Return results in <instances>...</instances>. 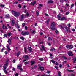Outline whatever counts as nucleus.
Instances as JSON below:
<instances>
[{
    "mask_svg": "<svg viewBox=\"0 0 76 76\" xmlns=\"http://www.w3.org/2000/svg\"><path fill=\"white\" fill-rule=\"evenodd\" d=\"M29 13H27L25 15L24 14H22L19 17V20L21 22L23 21V18H26V17H28V16H29Z\"/></svg>",
    "mask_w": 76,
    "mask_h": 76,
    "instance_id": "1",
    "label": "nucleus"
},
{
    "mask_svg": "<svg viewBox=\"0 0 76 76\" xmlns=\"http://www.w3.org/2000/svg\"><path fill=\"white\" fill-rule=\"evenodd\" d=\"M56 23L54 22H52L50 26V28L53 31H56L57 30V28L55 26Z\"/></svg>",
    "mask_w": 76,
    "mask_h": 76,
    "instance_id": "2",
    "label": "nucleus"
},
{
    "mask_svg": "<svg viewBox=\"0 0 76 76\" xmlns=\"http://www.w3.org/2000/svg\"><path fill=\"white\" fill-rule=\"evenodd\" d=\"M11 12L12 15H14L16 17H18V16H19L20 15V13L18 12L12 10L11 11Z\"/></svg>",
    "mask_w": 76,
    "mask_h": 76,
    "instance_id": "3",
    "label": "nucleus"
},
{
    "mask_svg": "<svg viewBox=\"0 0 76 76\" xmlns=\"http://www.w3.org/2000/svg\"><path fill=\"white\" fill-rule=\"evenodd\" d=\"M23 57H24V58L26 59V60H23V62H25V61H26L27 60H28L29 58V56L28 55H24Z\"/></svg>",
    "mask_w": 76,
    "mask_h": 76,
    "instance_id": "4",
    "label": "nucleus"
},
{
    "mask_svg": "<svg viewBox=\"0 0 76 76\" xmlns=\"http://www.w3.org/2000/svg\"><path fill=\"white\" fill-rule=\"evenodd\" d=\"M67 19L65 17H60L58 18V20H66Z\"/></svg>",
    "mask_w": 76,
    "mask_h": 76,
    "instance_id": "5",
    "label": "nucleus"
},
{
    "mask_svg": "<svg viewBox=\"0 0 76 76\" xmlns=\"http://www.w3.org/2000/svg\"><path fill=\"white\" fill-rule=\"evenodd\" d=\"M73 46L72 45H67L66 46V48H69V49H72V48H73Z\"/></svg>",
    "mask_w": 76,
    "mask_h": 76,
    "instance_id": "6",
    "label": "nucleus"
},
{
    "mask_svg": "<svg viewBox=\"0 0 76 76\" xmlns=\"http://www.w3.org/2000/svg\"><path fill=\"white\" fill-rule=\"evenodd\" d=\"M36 1H33L32 2L30 3V4H31V5H32V6H34V5H35V4H36Z\"/></svg>",
    "mask_w": 76,
    "mask_h": 76,
    "instance_id": "7",
    "label": "nucleus"
},
{
    "mask_svg": "<svg viewBox=\"0 0 76 76\" xmlns=\"http://www.w3.org/2000/svg\"><path fill=\"white\" fill-rule=\"evenodd\" d=\"M68 54L69 56H73V54L72 52L70 51H69L68 52Z\"/></svg>",
    "mask_w": 76,
    "mask_h": 76,
    "instance_id": "8",
    "label": "nucleus"
},
{
    "mask_svg": "<svg viewBox=\"0 0 76 76\" xmlns=\"http://www.w3.org/2000/svg\"><path fill=\"white\" fill-rule=\"evenodd\" d=\"M22 67V64H20L17 65V68L18 69H20V67Z\"/></svg>",
    "mask_w": 76,
    "mask_h": 76,
    "instance_id": "9",
    "label": "nucleus"
},
{
    "mask_svg": "<svg viewBox=\"0 0 76 76\" xmlns=\"http://www.w3.org/2000/svg\"><path fill=\"white\" fill-rule=\"evenodd\" d=\"M50 20L48 19L47 20H46L45 22L47 24V25H48V24H49V22H50Z\"/></svg>",
    "mask_w": 76,
    "mask_h": 76,
    "instance_id": "10",
    "label": "nucleus"
},
{
    "mask_svg": "<svg viewBox=\"0 0 76 76\" xmlns=\"http://www.w3.org/2000/svg\"><path fill=\"white\" fill-rule=\"evenodd\" d=\"M39 69L40 70H44V67H41V66H40L39 68Z\"/></svg>",
    "mask_w": 76,
    "mask_h": 76,
    "instance_id": "11",
    "label": "nucleus"
},
{
    "mask_svg": "<svg viewBox=\"0 0 76 76\" xmlns=\"http://www.w3.org/2000/svg\"><path fill=\"white\" fill-rule=\"evenodd\" d=\"M41 47L42 48L43 50H44V51H45V52H46V50L45 49V47H44V46L43 45H42L41 46Z\"/></svg>",
    "mask_w": 76,
    "mask_h": 76,
    "instance_id": "12",
    "label": "nucleus"
},
{
    "mask_svg": "<svg viewBox=\"0 0 76 76\" xmlns=\"http://www.w3.org/2000/svg\"><path fill=\"white\" fill-rule=\"evenodd\" d=\"M70 28H68V29L66 30V32H69V33H70L71 32V31L70 30Z\"/></svg>",
    "mask_w": 76,
    "mask_h": 76,
    "instance_id": "13",
    "label": "nucleus"
},
{
    "mask_svg": "<svg viewBox=\"0 0 76 76\" xmlns=\"http://www.w3.org/2000/svg\"><path fill=\"white\" fill-rule=\"evenodd\" d=\"M2 28L3 29H7V27H6V26H4V25L3 24L2 26Z\"/></svg>",
    "mask_w": 76,
    "mask_h": 76,
    "instance_id": "14",
    "label": "nucleus"
},
{
    "mask_svg": "<svg viewBox=\"0 0 76 76\" xmlns=\"http://www.w3.org/2000/svg\"><path fill=\"white\" fill-rule=\"evenodd\" d=\"M53 1L52 0H49L48 1V3H53Z\"/></svg>",
    "mask_w": 76,
    "mask_h": 76,
    "instance_id": "15",
    "label": "nucleus"
},
{
    "mask_svg": "<svg viewBox=\"0 0 76 76\" xmlns=\"http://www.w3.org/2000/svg\"><path fill=\"white\" fill-rule=\"evenodd\" d=\"M28 50L29 51H30V52L32 51V48L30 47H29L28 48Z\"/></svg>",
    "mask_w": 76,
    "mask_h": 76,
    "instance_id": "16",
    "label": "nucleus"
},
{
    "mask_svg": "<svg viewBox=\"0 0 76 76\" xmlns=\"http://www.w3.org/2000/svg\"><path fill=\"white\" fill-rule=\"evenodd\" d=\"M12 35V33H8L7 34V35L8 37H10Z\"/></svg>",
    "mask_w": 76,
    "mask_h": 76,
    "instance_id": "17",
    "label": "nucleus"
},
{
    "mask_svg": "<svg viewBox=\"0 0 76 76\" xmlns=\"http://www.w3.org/2000/svg\"><path fill=\"white\" fill-rule=\"evenodd\" d=\"M11 22L12 25H15V21H14L13 20H12Z\"/></svg>",
    "mask_w": 76,
    "mask_h": 76,
    "instance_id": "18",
    "label": "nucleus"
},
{
    "mask_svg": "<svg viewBox=\"0 0 76 76\" xmlns=\"http://www.w3.org/2000/svg\"><path fill=\"white\" fill-rule=\"evenodd\" d=\"M7 48L8 50V52H9V51H10V48H9V46L8 45L7 46Z\"/></svg>",
    "mask_w": 76,
    "mask_h": 76,
    "instance_id": "19",
    "label": "nucleus"
},
{
    "mask_svg": "<svg viewBox=\"0 0 76 76\" xmlns=\"http://www.w3.org/2000/svg\"><path fill=\"white\" fill-rule=\"evenodd\" d=\"M31 65H33V64H34L35 63V61H32L31 62Z\"/></svg>",
    "mask_w": 76,
    "mask_h": 76,
    "instance_id": "20",
    "label": "nucleus"
},
{
    "mask_svg": "<svg viewBox=\"0 0 76 76\" xmlns=\"http://www.w3.org/2000/svg\"><path fill=\"white\" fill-rule=\"evenodd\" d=\"M56 50V49L54 48H52L50 49L51 51H55Z\"/></svg>",
    "mask_w": 76,
    "mask_h": 76,
    "instance_id": "21",
    "label": "nucleus"
},
{
    "mask_svg": "<svg viewBox=\"0 0 76 76\" xmlns=\"http://www.w3.org/2000/svg\"><path fill=\"white\" fill-rule=\"evenodd\" d=\"M26 50H27V48H26L25 47L24 48V51H25L26 53H27V52L26 51Z\"/></svg>",
    "mask_w": 76,
    "mask_h": 76,
    "instance_id": "22",
    "label": "nucleus"
},
{
    "mask_svg": "<svg viewBox=\"0 0 76 76\" xmlns=\"http://www.w3.org/2000/svg\"><path fill=\"white\" fill-rule=\"evenodd\" d=\"M18 23L17 22L15 23V25H16V26L17 28H19L20 27H19V26L18 25H16V24H17Z\"/></svg>",
    "mask_w": 76,
    "mask_h": 76,
    "instance_id": "23",
    "label": "nucleus"
},
{
    "mask_svg": "<svg viewBox=\"0 0 76 76\" xmlns=\"http://www.w3.org/2000/svg\"><path fill=\"white\" fill-rule=\"evenodd\" d=\"M62 73L60 71H58V75H61Z\"/></svg>",
    "mask_w": 76,
    "mask_h": 76,
    "instance_id": "24",
    "label": "nucleus"
},
{
    "mask_svg": "<svg viewBox=\"0 0 76 76\" xmlns=\"http://www.w3.org/2000/svg\"><path fill=\"white\" fill-rule=\"evenodd\" d=\"M6 18H9V14H8L5 15Z\"/></svg>",
    "mask_w": 76,
    "mask_h": 76,
    "instance_id": "25",
    "label": "nucleus"
},
{
    "mask_svg": "<svg viewBox=\"0 0 76 76\" xmlns=\"http://www.w3.org/2000/svg\"><path fill=\"white\" fill-rule=\"evenodd\" d=\"M36 14H37V15L38 16H39V11H36Z\"/></svg>",
    "mask_w": 76,
    "mask_h": 76,
    "instance_id": "26",
    "label": "nucleus"
},
{
    "mask_svg": "<svg viewBox=\"0 0 76 76\" xmlns=\"http://www.w3.org/2000/svg\"><path fill=\"white\" fill-rule=\"evenodd\" d=\"M50 40H51V41H52V39L50 37H49L48 38V41H50Z\"/></svg>",
    "mask_w": 76,
    "mask_h": 76,
    "instance_id": "27",
    "label": "nucleus"
},
{
    "mask_svg": "<svg viewBox=\"0 0 76 76\" xmlns=\"http://www.w3.org/2000/svg\"><path fill=\"white\" fill-rule=\"evenodd\" d=\"M61 15L60 14H58V15H57V18H59L61 17Z\"/></svg>",
    "mask_w": 76,
    "mask_h": 76,
    "instance_id": "28",
    "label": "nucleus"
},
{
    "mask_svg": "<svg viewBox=\"0 0 76 76\" xmlns=\"http://www.w3.org/2000/svg\"><path fill=\"white\" fill-rule=\"evenodd\" d=\"M4 6H5V5H4L1 4V8H2V9H3V8L4 7Z\"/></svg>",
    "mask_w": 76,
    "mask_h": 76,
    "instance_id": "29",
    "label": "nucleus"
},
{
    "mask_svg": "<svg viewBox=\"0 0 76 76\" xmlns=\"http://www.w3.org/2000/svg\"><path fill=\"white\" fill-rule=\"evenodd\" d=\"M62 57H63V58L64 60H67V58H66V57H65V56H63Z\"/></svg>",
    "mask_w": 76,
    "mask_h": 76,
    "instance_id": "30",
    "label": "nucleus"
},
{
    "mask_svg": "<svg viewBox=\"0 0 76 76\" xmlns=\"http://www.w3.org/2000/svg\"><path fill=\"white\" fill-rule=\"evenodd\" d=\"M20 52H19L17 53V56H19L20 55Z\"/></svg>",
    "mask_w": 76,
    "mask_h": 76,
    "instance_id": "31",
    "label": "nucleus"
},
{
    "mask_svg": "<svg viewBox=\"0 0 76 76\" xmlns=\"http://www.w3.org/2000/svg\"><path fill=\"white\" fill-rule=\"evenodd\" d=\"M25 34L27 35H29V33L28 31L26 32H25Z\"/></svg>",
    "mask_w": 76,
    "mask_h": 76,
    "instance_id": "32",
    "label": "nucleus"
},
{
    "mask_svg": "<svg viewBox=\"0 0 76 76\" xmlns=\"http://www.w3.org/2000/svg\"><path fill=\"white\" fill-rule=\"evenodd\" d=\"M8 63L6 62V63L4 65L5 66H7H7H8Z\"/></svg>",
    "mask_w": 76,
    "mask_h": 76,
    "instance_id": "33",
    "label": "nucleus"
},
{
    "mask_svg": "<svg viewBox=\"0 0 76 76\" xmlns=\"http://www.w3.org/2000/svg\"><path fill=\"white\" fill-rule=\"evenodd\" d=\"M4 72L6 74V75H7V71H6V70H4Z\"/></svg>",
    "mask_w": 76,
    "mask_h": 76,
    "instance_id": "34",
    "label": "nucleus"
},
{
    "mask_svg": "<svg viewBox=\"0 0 76 76\" xmlns=\"http://www.w3.org/2000/svg\"><path fill=\"white\" fill-rule=\"evenodd\" d=\"M8 42L9 43L10 45L11 44V40H10V39L9 40H8Z\"/></svg>",
    "mask_w": 76,
    "mask_h": 76,
    "instance_id": "35",
    "label": "nucleus"
},
{
    "mask_svg": "<svg viewBox=\"0 0 76 76\" xmlns=\"http://www.w3.org/2000/svg\"><path fill=\"white\" fill-rule=\"evenodd\" d=\"M73 6H74V4H72L71 7V9L73 8Z\"/></svg>",
    "mask_w": 76,
    "mask_h": 76,
    "instance_id": "36",
    "label": "nucleus"
},
{
    "mask_svg": "<svg viewBox=\"0 0 76 76\" xmlns=\"http://www.w3.org/2000/svg\"><path fill=\"white\" fill-rule=\"evenodd\" d=\"M3 67L4 68V70H6V69H7V67H6V66H4Z\"/></svg>",
    "mask_w": 76,
    "mask_h": 76,
    "instance_id": "37",
    "label": "nucleus"
},
{
    "mask_svg": "<svg viewBox=\"0 0 76 76\" xmlns=\"http://www.w3.org/2000/svg\"><path fill=\"white\" fill-rule=\"evenodd\" d=\"M25 33V32H24L21 33V34L23 35H26Z\"/></svg>",
    "mask_w": 76,
    "mask_h": 76,
    "instance_id": "38",
    "label": "nucleus"
},
{
    "mask_svg": "<svg viewBox=\"0 0 76 76\" xmlns=\"http://www.w3.org/2000/svg\"><path fill=\"white\" fill-rule=\"evenodd\" d=\"M31 33H32V34H35V30H34L33 31H32V32H31Z\"/></svg>",
    "mask_w": 76,
    "mask_h": 76,
    "instance_id": "39",
    "label": "nucleus"
},
{
    "mask_svg": "<svg viewBox=\"0 0 76 76\" xmlns=\"http://www.w3.org/2000/svg\"><path fill=\"white\" fill-rule=\"evenodd\" d=\"M51 61L53 63V64H54V63H55V61L53 60H51Z\"/></svg>",
    "mask_w": 76,
    "mask_h": 76,
    "instance_id": "40",
    "label": "nucleus"
},
{
    "mask_svg": "<svg viewBox=\"0 0 76 76\" xmlns=\"http://www.w3.org/2000/svg\"><path fill=\"white\" fill-rule=\"evenodd\" d=\"M72 31H73L74 32H75L76 31V30L74 28H72Z\"/></svg>",
    "mask_w": 76,
    "mask_h": 76,
    "instance_id": "41",
    "label": "nucleus"
},
{
    "mask_svg": "<svg viewBox=\"0 0 76 76\" xmlns=\"http://www.w3.org/2000/svg\"><path fill=\"white\" fill-rule=\"evenodd\" d=\"M43 59L42 58H40L39 59V60H40V61H43Z\"/></svg>",
    "mask_w": 76,
    "mask_h": 76,
    "instance_id": "42",
    "label": "nucleus"
},
{
    "mask_svg": "<svg viewBox=\"0 0 76 76\" xmlns=\"http://www.w3.org/2000/svg\"><path fill=\"white\" fill-rule=\"evenodd\" d=\"M20 38L22 39V40H25V38L23 37H20Z\"/></svg>",
    "mask_w": 76,
    "mask_h": 76,
    "instance_id": "43",
    "label": "nucleus"
},
{
    "mask_svg": "<svg viewBox=\"0 0 76 76\" xmlns=\"http://www.w3.org/2000/svg\"><path fill=\"white\" fill-rule=\"evenodd\" d=\"M69 12H66L65 14L66 15H69Z\"/></svg>",
    "mask_w": 76,
    "mask_h": 76,
    "instance_id": "44",
    "label": "nucleus"
},
{
    "mask_svg": "<svg viewBox=\"0 0 76 76\" xmlns=\"http://www.w3.org/2000/svg\"><path fill=\"white\" fill-rule=\"evenodd\" d=\"M18 7H19L20 9H21V5H20L19 4L18 5Z\"/></svg>",
    "mask_w": 76,
    "mask_h": 76,
    "instance_id": "45",
    "label": "nucleus"
},
{
    "mask_svg": "<svg viewBox=\"0 0 76 76\" xmlns=\"http://www.w3.org/2000/svg\"><path fill=\"white\" fill-rule=\"evenodd\" d=\"M47 73L49 74L51 73V72L50 71H47L46 72Z\"/></svg>",
    "mask_w": 76,
    "mask_h": 76,
    "instance_id": "46",
    "label": "nucleus"
},
{
    "mask_svg": "<svg viewBox=\"0 0 76 76\" xmlns=\"http://www.w3.org/2000/svg\"><path fill=\"white\" fill-rule=\"evenodd\" d=\"M15 76H18V75H19V74L18 73H17L16 74H15Z\"/></svg>",
    "mask_w": 76,
    "mask_h": 76,
    "instance_id": "47",
    "label": "nucleus"
},
{
    "mask_svg": "<svg viewBox=\"0 0 76 76\" xmlns=\"http://www.w3.org/2000/svg\"><path fill=\"white\" fill-rule=\"evenodd\" d=\"M39 6L40 7L41 6V7H42V4H39Z\"/></svg>",
    "mask_w": 76,
    "mask_h": 76,
    "instance_id": "48",
    "label": "nucleus"
},
{
    "mask_svg": "<svg viewBox=\"0 0 76 76\" xmlns=\"http://www.w3.org/2000/svg\"><path fill=\"white\" fill-rule=\"evenodd\" d=\"M25 30H27V29H28V26H25Z\"/></svg>",
    "mask_w": 76,
    "mask_h": 76,
    "instance_id": "49",
    "label": "nucleus"
},
{
    "mask_svg": "<svg viewBox=\"0 0 76 76\" xmlns=\"http://www.w3.org/2000/svg\"><path fill=\"white\" fill-rule=\"evenodd\" d=\"M29 63V62H26L25 64H28Z\"/></svg>",
    "mask_w": 76,
    "mask_h": 76,
    "instance_id": "50",
    "label": "nucleus"
},
{
    "mask_svg": "<svg viewBox=\"0 0 76 76\" xmlns=\"http://www.w3.org/2000/svg\"><path fill=\"white\" fill-rule=\"evenodd\" d=\"M55 33H56V34H58V31L56 30L55 31Z\"/></svg>",
    "mask_w": 76,
    "mask_h": 76,
    "instance_id": "51",
    "label": "nucleus"
},
{
    "mask_svg": "<svg viewBox=\"0 0 76 76\" xmlns=\"http://www.w3.org/2000/svg\"><path fill=\"white\" fill-rule=\"evenodd\" d=\"M68 26L69 27H71V26L70 25V24H68Z\"/></svg>",
    "mask_w": 76,
    "mask_h": 76,
    "instance_id": "52",
    "label": "nucleus"
},
{
    "mask_svg": "<svg viewBox=\"0 0 76 76\" xmlns=\"http://www.w3.org/2000/svg\"><path fill=\"white\" fill-rule=\"evenodd\" d=\"M9 59H7V60L6 61V63H8V62L9 61Z\"/></svg>",
    "mask_w": 76,
    "mask_h": 76,
    "instance_id": "53",
    "label": "nucleus"
},
{
    "mask_svg": "<svg viewBox=\"0 0 76 76\" xmlns=\"http://www.w3.org/2000/svg\"><path fill=\"white\" fill-rule=\"evenodd\" d=\"M65 29H66V30L67 29V26H65Z\"/></svg>",
    "mask_w": 76,
    "mask_h": 76,
    "instance_id": "54",
    "label": "nucleus"
},
{
    "mask_svg": "<svg viewBox=\"0 0 76 76\" xmlns=\"http://www.w3.org/2000/svg\"><path fill=\"white\" fill-rule=\"evenodd\" d=\"M55 68H56V69H58V67L55 66Z\"/></svg>",
    "mask_w": 76,
    "mask_h": 76,
    "instance_id": "55",
    "label": "nucleus"
},
{
    "mask_svg": "<svg viewBox=\"0 0 76 76\" xmlns=\"http://www.w3.org/2000/svg\"><path fill=\"white\" fill-rule=\"evenodd\" d=\"M4 37H7V35L6 34H4Z\"/></svg>",
    "mask_w": 76,
    "mask_h": 76,
    "instance_id": "56",
    "label": "nucleus"
},
{
    "mask_svg": "<svg viewBox=\"0 0 76 76\" xmlns=\"http://www.w3.org/2000/svg\"><path fill=\"white\" fill-rule=\"evenodd\" d=\"M45 15L46 16H49V15H48L47 14V13H45Z\"/></svg>",
    "mask_w": 76,
    "mask_h": 76,
    "instance_id": "57",
    "label": "nucleus"
},
{
    "mask_svg": "<svg viewBox=\"0 0 76 76\" xmlns=\"http://www.w3.org/2000/svg\"><path fill=\"white\" fill-rule=\"evenodd\" d=\"M59 67L61 68V67H62V65L61 64L59 66Z\"/></svg>",
    "mask_w": 76,
    "mask_h": 76,
    "instance_id": "58",
    "label": "nucleus"
},
{
    "mask_svg": "<svg viewBox=\"0 0 76 76\" xmlns=\"http://www.w3.org/2000/svg\"><path fill=\"white\" fill-rule=\"evenodd\" d=\"M66 66H67L68 67H70V65H69L68 64H67Z\"/></svg>",
    "mask_w": 76,
    "mask_h": 76,
    "instance_id": "59",
    "label": "nucleus"
},
{
    "mask_svg": "<svg viewBox=\"0 0 76 76\" xmlns=\"http://www.w3.org/2000/svg\"><path fill=\"white\" fill-rule=\"evenodd\" d=\"M12 70H13V71H15V68H14L13 69H12Z\"/></svg>",
    "mask_w": 76,
    "mask_h": 76,
    "instance_id": "60",
    "label": "nucleus"
},
{
    "mask_svg": "<svg viewBox=\"0 0 76 76\" xmlns=\"http://www.w3.org/2000/svg\"><path fill=\"white\" fill-rule=\"evenodd\" d=\"M66 5L67 6H69V4H66Z\"/></svg>",
    "mask_w": 76,
    "mask_h": 76,
    "instance_id": "61",
    "label": "nucleus"
},
{
    "mask_svg": "<svg viewBox=\"0 0 76 76\" xmlns=\"http://www.w3.org/2000/svg\"><path fill=\"white\" fill-rule=\"evenodd\" d=\"M23 26H25V23H23L22 24Z\"/></svg>",
    "mask_w": 76,
    "mask_h": 76,
    "instance_id": "62",
    "label": "nucleus"
},
{
    "mask_svg": "<svg viewBox=\"0 0 76 76\" xmlns=\"http://www.w3.org/2000/svg\"><path fill=\"white\" fill-rule=\"evenodd\" d=\"M7 26H9V28H11V27L10 26H9V24H7Z\"/></svg>",
    "mask_w": 76,
    "mask_h": 76,
    "instance_id": "63",
    "label": "nucleus"
},
{
    "mask_svg": "<svg viewBox=\"0 0 76 76\" xmlns=\"http://www.w3.org/2000/svg\"><path fill=\"white\" fill-rule=\"evenodd\" d=\"M40 50L42 52H43V50H42V49L40 48Z\"/></svg>",
    "mask_w": 76,
    "mask_h": 76,
    "instance_id": "64",
    "label": "nucleus"
}]
</instances>
